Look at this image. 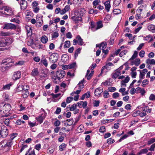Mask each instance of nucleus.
<instances>
[{"instance_id":"obj_27","label":"nucleus","mask_w":155,"mask_h":155,"mask_svg":"<svg viewBox=\"0 0 155 155\" xmlns=\"http://www.w3.org/2000/svg\"><path fill=\"white\" fill-rule=\"evenodd\" d=\"M2 112L3 113V114L2 115V117H7L9 116L10 113H9V111L6 109L3 110Z\"/></svg>"},{"instance_id":"obj_16","label":"nucleus","mask_w":155,"mask_h":155,"mask_svg":"<svg viewBox=\"0 0 155 155\" xmlns=\"http://www.w3.org/2000/svg\"><path fill=\"white\" fill-rule=\"evenodd\" d=\"M120 74L121 72L118 71L116 70L115 73H113L112 74V78L113 79H116Z\"/></svg>"},{"instance_id":"obj_62","label":"nucleus","mask_w":155,"mask_h":155,"mask_svg":"<svg viewBox=\"0 0 155 155\" xmlns=\"http://www.w3.org/2000/svg\"><path fill=\"white\" fill-rule=\"evenodd\" d=\"M116 89L114 87H110L108 88V91L109 92H114L116 91Z\"/></svg>"},{"instance_id":"obj_25","label":"nucleus","mask_w":155,"mask_h":155,"mask_svg":"<svg viewBox=\"0 0 155 155\" xmlns=\"http://www.w3.org/2000/svg\"><path fill=\"white\" fill-rule=\"evenodd\" d=\"M48 40L47 37L45 35L42 36L41 38V41L43 44L46 43Z\"/></svg>"},{"instance_id":"obj_57","label":"nucleus","mask_w":155,"mask_h":155,"mask_svg":"<svg viewBox=\"0 0 155 155\" xmlns=\"http://www.w3.org/2000/svg\"><path fill=\"white\" fill-rule=\"evenodd\" d=\"M149 82L148 81L147 79H145L142 82V86L144 87L146 84H148Z\"/></svg>"},{"instance_id":"obj_46","label":"nucleus","mask_w":155,"mask_h":155,"mask_svg":"<svg viewBox=\"0 0 155 155\" xmlns=\"http://www.w3.org/2000/svg\"><path fill=\"white\" fill-rule=\"evenodd\" d=\"M6 144V147H11L13 143L12 142L11 140L7 141V140Z\"/></svg>"},{"instance_id":"obj_23","label":"nucleus","mask_w":155,"mask_h":155,"mask_svg":"<svg viewBox=\"0 0 155 155\" xmlns=\"http://www.w3.org/2000/svg\"><path fill=\"white\" fill-rule=\"evenodd\" d=\"M29 95V92L28 91L23 90L22 91V95L24 98H27Z\"/></svg>"},{"instance_id":"obj_26","label":"nucleus","mask_w":155,"mask_h":155,"mask_svg":"<svg viewBox=\"0 0 155 155\" xmlns=\"http://www.w3.org/2000/svg\"><path fill=\"white\" fill-rule=\"evenodd\" d=\"M101 1L100 0H95L93 2L92 4L93 7L95 8H97V6L98 5H99Z\"/></svg>"},{"instance_id":"obj_44","label":"nucleus","mask_w":155,"mask_h":155,"mask_svg":"<svg viewBox=\"0 0 155 155\" xmlns=\"http://www.w3.org/2000/svg\"><path fill=\"white\" fill-rule=\"evenodd\" d=\"M115 37H111L109 41L108 44L109 45H111L114 43Z\"/></svg>"},{"instance_id":"obj_35","label":"nucleus","mask_w":155,"mask_h":155,"mask_svg":"<svg viewBox=\"0 0 155 155\" xmlns=\"http://www.w3.org/2000/svg\"><path fill=\"white\" fill-rule=\"evenodd\" d=\"M39 18H40L41 19V21H39L38 19L37 20V22L36 23V26L38 27H40L42 22V20L41 19L42 18V17L41 18L40 17H39ZM38 18H37V19Z\"/></svg>"},{"instance_id":"obj_38","label":"nucleus","mask_w":155,"mask_h":155,"mask_svg":"<svg viewBox=\"0 0 155 155\" xmlns=\"http://www.w3.org/2000/svg\"><path fill=\"white\" fill-rule=\"evenodd\" d=\"M1 35L2 36H8L11 35V33L8 32H4L2 31L0 33Z\"/></svg>"},{"instance_id":"obj_63","label":"nucleus","mask_w":155,"mask_h":155,"mask_svg":"<svg viewBox=\"0 0 155 155\" xmlns=\"http://www.w3.org/2000/svg\"><path fill=\"white\" fill-rule=\"evenodd\" d=\"M154 149H155V143L152 144L150 147V148L149 149V150L151 151H153Z\"/></svg>"},{"instance_id":"obj_36","label":"nucleus","mask_w":155,"mask_h":155,"mask_svg":"<svg viewBox=\"0 0 155 155\" xmlns=\"http://www.w3.org/2000/svg\"><path fill=\"white\" fill-rule=\"evenodd\" d=\"M155 142V138H151L147 141V144L150 145Z\"/></svg>"},{"instance_id":"obj_59","label":"nucleus","mask_w":155,"mask_h":155,"mask_svg":"<svg viewBox=\"0 0 155 155\" xmlns=\"http://www.w3.org/2000/svg\"><path fill=\"white\" fill-rule=\"evenodd\" d=\"M106 131L105 127L104 126L101 127L99 129V131L102 133H104Z\"/></svg>"},{"instance_id":"obj_1","label":"nucleus","mask_w":155,"mask_h":155,"mask_svg":"<svg viewBox=\"0 0 155 155\" xmlns=\"http://www.w3.org/2000/svg\"><path fill=\"white\" fill-rule=\"evenodd\" d=\"M56 76H54L53 79L55 80L58 79L60 80L61 78H63L65 75V73L64 70H60L57 71L56 74Z\"/></svg>"},{"instance_id":"obj_9","label":"nucleus","mask_w":155,"mask_h":155,"mask_svg":"<svg viewBox=\"0 0 155 155\" xmlns=\"http://www.w3.org/2000/svg\"><path fill=\"white\" fill-rule=\"evenodd\" d=\"M140 71L139 78L140 79H143L144 78L145 74L148 71L146 69H144L142 70H139Z\"/></svg>"},{"instance_id":"obj_39","label":"nucleus","mask_w":155,"mask_h":155,"mask_svg":"<svg viewBox=\"0 0 155 155\" xmlns=\"http://www.w3.org/2000/svg\"><path fill=\"white\" fill-rule=\"evenodd\" d=\"M130 79V78L129 77H126L125 79L121 81V85L123 83H128Z\"/></svg>"},{"instance_id":"obj_18","label":"nucleus","mask_w":155,"mask_h":155,"mask_svg":"<svg viewBox=\"0 0 155 155\" xmlns=\"http://www.w3.org/2000/svg\"><path fill=\"white\" fill-rule=\"evenodd\" d=\"M72 18L76 23H78V21H81L82 20L81 17L79 16H74L72 17Z\"/></svg>"},{"instance_id":"obj_51","label":"nucleus","mask_w":155,"mask_h":155,"mask_svg":"<svg viewBox=\"0 0 155 155\" xmlns=\"http://www.w3.org/2000/svg\"><path fill=\"white\" fill-rule=\"evenodd\" d=\"M11 85L12 84H6L3 86V88L4 89L9 90L10 89V87Z\"/></svg>"},{"instance_id":"obj_21","label":"nucleus","mask_w":155,"mask_h":155,"mask_svg":"<svg viewBox=\"0 0 155 155\" xmlns=\"http://www.w3.org/2000/svg\"><path fill=\"white\" fill-rule=\"evenodd\" d=\"M5 39L4 38H0V47H4L6 46Z\"/></svg>"},{"instance_id":"obj_56","label":"nucleus","mask_w":155,"mask_h":155,"mask_svg":"<svg viewBox=\"0 0 155 155\" xmlns=\"http://www.w3.org/2000/svg\"><path fill=\"white\" fill-rule=\"evenodd\" d=\"M73 99V98L72 97H68L66 99V102L67 103H69L72 101Z\"/></svg>"},{"instance_id":"obj_17","label":"nucleus","mask_w":155,"mask_h":155,"mask_svg":"<svg viewBox=\"0 0 155 155\" xmlns=\"http://www.w3.org/2000/svg\"><path fill=\"white\" fill-rule=\"evenodd\" d=\"M76 39L77 40L78 44L80 45H82L84 42L83 41V39L81 38V37L78 35L76 37Z\"/></svg>"},{"instance_id":"obj_58","label":"nucleus","mask_w":155,"mask_h":155,"mask_svg":"<svg viewBox=\"0 0 155 155\" xmlns=\"http://www.w3.org/2000/svg\"><path fill=\"white\" fill-rule=\"evenodd\" d=\"M130 74L131 75V77L133 78H136L137 75V73L136 72H131Z\"/></svg>"},{"instance_id":"obj_29","label":"nucleus","mask_w":155,"mask_h":155,"mask_svg":"<svg viewBox=\"0 0 155 155\" xmlns=\"http://www.w3.org/2000/svg\"><path fill=\"white\" fill-rule=\"evenodd\" d=\"M103 26V25L101 21H99L97 22L96 25L97 30L102 28Z\"/></svg>"},{"instance_id":"obj_37","label":"nucleus","mask_w":155,"mask_h":155,"mask_svg":"<svg viewBox=\"0 0 155 155\" xmlns=\"http://www.w3.org/2000/svg\"><path fill=\"white\" fill-rule=\"evenodd\" d=\"M24 85H20L18 86L17 89V90L18 92L20 91H22L24 90Z\"/></svg>"},{"instance_id":"obj_4","label":"nucleus","mask_w":155,"mask_h":155,"mask_svg":"<svg viewBox=\"0 0 155 155\" xmlns=\"http://www.w3.org/2000/svg\"><path fill=\"white\" fill-rule=\"evenodd\" d=\"M16 28V26L12 23H7L5 24V26L3 28L4 29H15Z\"/></svg>"},{"instance_id":"obj_15","label":"nucleus","mask_w":155,"mask_h":155,"mask_svg":"<svg viewBox=\"0 0 155 155\" xmlns=\"http://www.w3.org/2000/svg\"><path fill=\"white\" fill-rule=\"evenodd\" d=\"M104 5L105 6V9L107 12H109L110 9V2L108 1H106L105 2Z\"/></svg>"},{"instance_id":"obj_8","label":"nucleus","mask_w":155,"mask_h":155,"mask_svg":"<svg viewBox=\"0 0 155 155\" xmlns=\"http://www.w3.org/2000/svg\"><path fill=\"white\" fill-rule=\"evenodd\" d=\"M20 5L21 10H25L27 7V2L25 0H20Z\"/></svg>"},{"instance_id":"obj_40","label":"nucleus","mask_w":155,"mask_h":155,"mask_svg":"<svg viewBox=\"0 0 155 155\" xmlns=\"http://www.w3.org/2000/svg\"><path fill=\"white\" fill-rule=\"evenodd\" d=\"M134 64L137 66H138L140 63V60L139 58H137L134 62Z\"/></svg>"},{"instance_id":"obj_11","label":"nucleus","mask_w":155,"mask_h":155,"mask_svg":"<svg viewBox=\"0 0 155 155\" xmlns=\"http://www.w3.org/2000/svg\"><path fill=\"white\" fill-rule=\"evenodd\" d=\"M11 9L9 7L3 6L1 8H0V12L5 14H6L5 12H9Z\"/></svg>"},{"instance_id":"obj_22","label":"nucleus","mask_w":155,"mask_h":155,"mask_svg":"<svg viewBox=\"0 0 155 155\" xmlns=\"http://www.w3.org/2000/svg\"><path fill=\"white\" fill-rule=\"evenodd\" d=\"M39 72L38 68L34 69L32 71L31 74L33 76H35L39 75Z\"/></svg>"},{"instance_id":"obj_10","label":"nucleus","mask_w":155,"mask_h":155,"mask_svg":"<svg viewBox=\"0 0 155 155\" xmlns=\"http://www.w3.org/2000/svg\"><path fill=\"white\" fill-rule=\"evenodd\" d=\"M46 113H45L43 116H42V114L38 117H36V119L37 120V121L41 124L43 122L44 120L46 117Z\"/></svg>"},{"instance_id":"obj_53","label":"nucleus","mask_w":155,"mask_h":155,"mask_svg":"<svg viewBox=\"0 0 155 155\" xmlns=\"http://www.w3.org/2000/svg\"><path fill=\"white\" fill-rule=\"evenodd\" d=\"M7 140H4L3 141H2L0 142V143L1 145H2V146H1L2 147H6V143Z\"/></svg>"},{"instance_id":"obj_31","label":"nucleus","mask_w":155,"mask_h":155,"mask_svg":"<svg viewBox=\"0 0 155 155\" xmlns=\"http://www.w3.org/2000/svg\"><path fill=\"white\" fill-rule=\"evenodd\" d=\"M41 62L42 63L45 67H47L48 65V61L47 60L45 59L44 58L41 59Z\"/></svg>"},{"instance_id":"obj_7","label":"nucleus","mask_w":155,"mask_h":155,"mask_svg":"<svg viewBox=\"0 0 155 155\" xmlns=\"http://www.w3.org/2000/svg\"><path fill=\"white\" fill-rule=\"evenodd\" d=\"M21 73L20 71H18L14 72L12 76V78L14 80L19 79L21 77Z\"/></svg>"},{"instance_id":"obj_43","label":"nucleus","mask_w":155,"mask_h":155,"mask_svg":"<svg viewBox=\"0 0 155 155\" xmlns=\"http://www.w3.org/2000/svg\"><path fill=\"white\" fill-rule=\"evenodd\" d=\"M138 52L137 51H135L134 54L133 55L131 58H130V60H132L135 59L137 56Z\"/></svg>"},{"instance_id":"obj_45","label":"nucleus","mask_w":155,"mask_h":155,"mask_svg":"<svg viewBox=\"0 0 155 155\" xmlns=\"http://www.w3.org/2000/svg\"><path fill=\"white\" fill-rule=\"evenodd\" d=\"M28 124L31 127H32L37 125L36 122L32 123L31 121H28Z\"/></svg>"},{"instance_id":"obj_47","label":"nucleus","mask_w":155,"mask_h":155,"mask_svg":"<svg viewBox=\"0 0 155 155\" xmlns=\"http://www.w3.org/2000/svg\"><path fill=\"white\" fill-rule=\"evenodd\" d=\"M17 134L16 133H14L10 135V140H13L14 138L17 136Z\"/></svg>"},{"instance_id":"obj_32","label":"nucleus","mask_w":155,"mask_h":155,"mask_svg":"<svg viewBox=\"0 0 155 155\" xmlns=\"http://www.w3.org/2000/svg\"><path fill=\"white\" fill-rule=\"evenodd\" d=\"M70 46V42L69 41H66L64 43V48H68Z\"/></svg>"},{"instance_id":"obj_50","label":"nucleus","mask_w":155,"mask_h":155,"mask_svg":"<svg viewBox=\"0 0 155 155\" xmlns=\"http://www.w3.org/2000/svg\"><path fill=\"white\" fill-rule=\"evenodd\" d=\"M114 142V140L111 138H109L107 140V143L108 144L113 143Z\"/></svg>"},{"instance_id":"obj_60","label":"nucleus","mask_w":155,"mask_h":155,"mask_svg":"<svg viewBox=\"0 0 155 155\" xmlns=\"http://www.w3.org/2000/svg\"><path fill=\"white\" fill-rule=\"evenodd\" d=\"M149 38H150V39L149 40V41H151V40L152 39L151 35H148L145 37L144 40L145 41H148L149 40Z\"/></svg>"},{"instance_id":"obj_55","label":"nucleus","mask_w":155,"mask_h":155,"mask_svg":"<svg viewBox=\"0 0 155 155\" xmlns=\"http://www.w3.org/2000/svg\"><path fill=\"white\" fill-rule=\"evenodd\" d=\"M119 96V94L117 92H115L113 93L112 97L114 99H116Z\"/></svg>"},{"instance_id":"obj_52","label":"nucleus","mask_w":155,"mask_h":155,"mask_svg":"<svg viewBox=\"0 0 155 155\" xmlns=\"http://www.w3.org/2000/svg\"><path fill=\"white\" fill-rule=\"evenodd\" d=\"M59 36V34L57 32H55L52 34V38H56L58 37Z\"/></svg>"},{"instance_id":"obj_20","label":"nucleus","mask_w":155,"mask_h":155,"mask_svg":"<svg viewBox=\"0 0 155 155\" xmlns=\"http://www.w3.org/2000/svg\"><path fill=\"white\" fill-rule=\"evenodd\" d=\"M3 110L6 109L8 111H9L11 109V106L9 104H5L3 103Z\"/></svg>"},{"instance_id":"obj_30","label":"nucleus","mask_w":155,"mask_h":155,"mask_svg":"<svg viewBox=\"0 0 155 155\" xmlns=\"http://www.w3.org/2000/svg\"><path fill=\"white\" fill-rule=\"evenodd\" d=\"M140 112L139 113V115L141 117H143L146 115V112L144 110V107L143 108V110L142 111L139 110Z\"/></svg>"},{"instance_id":"obj_2","label":"nucleus","mask_w":155,"mask_h":155,"mask_svg":"<svg viewBox=\"0 0 155 155\" xmlns=\"http://www.w3.org/2000/svg\"><path fill=\"white\" fill-rule=\"evenodd\" d=\"M58 54L56 53H54L51 54L49 57V61L52 63L56 62L58 59Z\"/></svg>"},{"instance_id":"obj_3","label":"nucleus","mask_w":155,"mask_h":155,"mask_svg":"<svg viewBox=\"0 0 155 155\" xmlns=\"http://www.w3.org/2000/svg\"><path fill=\"white\" fill-rule=\"evenodd\" d=\"M8 134V131L7 127L5 126H3L1 128L0 134L2 137L5 138L6 137Z\"/></svg>"},{"instance_id":"obj_28","label":"nucleus","mask_w":155,"mask_h":155,"mask_svg":"<svg viewBox=\"0 0 155 155\" xmlns=\"http://www.w3.org/2000/svg\"><path fill=\"white\" fill-rule=\"evenodd\" d=\"M5 17H8L9 16H12L14 15L13 12L11 9L9 12H7L5 14Z\"/></svg>"},{"instance_id":"obj_14","label":"nucleus","mask_w":155,"mask_h":155,"mask_svg":"<svg viewBox=\"0 0 155 155\" xmlns=\"http://www.w3.org/2000/svg\"><path fill=\"white\" fill-rule=\"evenodd\" d=\"M147 28L149 31L152 32L153 33H155V25L150 24L147 27Z\"/></svg>"},{"instance_id":"obj_41","label":"nucleus","mask_w":155,"mask_h":155,"mask_svg":"<svg viewBox=\"0 0 155 155\" xmlns=\"http://www.w3.org/2000/svg\"><path fill=\"white\" fill-rule=\"evenodd\" d=\"M144 107V110L146 112L150 113L152 109L151 108H149V107L148 106H146Z\"/></svg>"},{"instance_id":"obj_19","label":"nucleus","mask_w":155,"mask_h":155,"mask_svg":"<svg viewBox=\"0 0 155 155\" xmlns=\"http://www.w3.org/2000/svg\"><path fill=\"white\" fill-rule=\"evenodd\" d=\"M4 38L6 40V43L5 44H6V46L9 45L10 44H11L13 41V39L12 38L9 37H5Z\"/></svg>"},{"instance_id":"obj_13","label":"nucleus","mask_w":155,"mask_h":155,"mask_svg":"<svg viewBox=\"0 0 155 155\" xmlns=\"http://www.w3.org/2000/svg\"><path fill=\"white\" fill-rule=\"evenodd\" d=\"M90 23V28L91 30L93 31H94L97 30L96 25L95 24V23L93 21H91Z\"/></svg>"},{"instance_id":"obj_49","label":"nucleus","mask_w":155,"mask_h":155,"mask_svg":"<svg viewBox=\"0 0 155 155\" xmlns=\"http://www.w3.org/2000/svg\"><path fill=\"white\" fill-rule=\"evenodd\" d=\"M77 105L75 104H74L71 106L70 108V110L71 111H74L76 109Z\"/></svg>"},{"instance_id":"obj_42","label":"nucleus","mask_w":155,"mask_h":155,"mask_svg":"<svg viewBox=\"0 0 155 155\" xmlns=\"http://www.w3.org/2000/svg\"><path fill=\"white\" fill-rule=\"evenodd\" d=\"M10 21L15 22L17 24H19L20 22V21L17 18H14L10 20Z\"/></svg>"},{"instance_id":"obj_54","label":"nucleus","mask_w":155,"mask_h":155,"mask_svg":"<svg viewBox=\"0 0 155 155\" xmlns=\"http://www.w3.org/2000/svg\"><path fill=\"white\" fill-rule=\"evenodd\" d=\"M120 2V0H115L114 2V5L115 6H118Z\"/></svg>"},{"instance_id":"obj_5","label":"nucleus","mask_w":155,"mask_h":155,"mask_svg":"<svg viewBox=\"0 0 155 155\" xmlns=\"http://www.w3.org/2000/svg\"><path fill=\"white\" fill-rule=\"evenodd\" d=\"M12 67L10 65L1 63V70L2 72H5L8 71Z\"/></svg>"},{"instance_id":"obj_6","label":"nucleus","mask_w":155,"mask_h":155,"mask_svg":"<svg viewBox=\"0 0 155 155\" xmlns=\"http://www.w3.org/2000/svg\"><path fill=\"white\" fill-rule=\"evenodd\" d=\"M4 64H7L12 67L13 65V60L11 58H8L3 60L2 62Z\"/></svg>"},{"instance_id":"obj_48","label":"nucleus","mask_w":155,"mask_h":155,"mask_svg":"<svg viewBox=\"0 0 155 155\" xmlns=\"http://www.w3.org/2000/svg\"><path fill=\"white\" fill-rule=\"evenodd\" d=\"M113 12L116 15H117L121 13L120 10L119 9H114L113 10Z\"/></svg>"},{"instance_id":"obj_34","label":"nucleus","mask_w":155,"mask_h":155,"mask_svg":"<svg viewBox=\"0 0 155 155\" xmlns=\"http://www.w3.org/2000/svg\"><path fill=\"white\" fill-rule=\"evenodd\" d=\"M66 146V145L65 143H63L59 147L60 150L62 151L64 150Z\"/></svg>"},{"instance_id":"obj_64","label":"nucleus","mask_w":155,"mask_h":155,"mask_svg":"<svg viewBox=\"0 0 155 155\" xmlns=\"http://www.w3.org/2000/svg\"><path fill=\"white\" fill-rule=\"evenodd\" d=\"M145 54V51H144L141 50L139 53V55L140 57L143 58L144 57Z\"/></svg>"},{"instance_id":"obj_12","label":"nucleus","mask_w":155,"mask_h":155,"mask_svg":"<svg viewBox=\"0 0 155 155\" xmlns=\"http://www.w3.org/2000/svg\"><path fill=\"white\" fill-rule=\"evenodd\" d=\"M103 89L101 87H98L95 90L94 94L96 96H98L101 94L103 92Z\"/></svg>"},{"instance_id":"obj_61","label":"nucleus","mask_w":155,"mask_h":155,"mask_svg":"<svg viewBox=\"0 0 155 155\" xmlns=\"http://www.w3.org/2000/svg\"><path fill=\"white\" fill-rule=\"evenodd\" d=\"M127 110H130L132 106L130 104H127L124 107Z\"/></svg>"},{"instance_id":"obj_33","label":"nucleus","mask_w":155,"mask_h":155,"mask_svg":"<svg viewBox=\"0 0 155 155\" xmlns=\"http://www.w3.org/2000/svg\"><path fill=\"white\" fill-rule=\"evenodd\" d=\"M107 44L106 42L103 41L101 43V49H104L107 47Z\"/></svg>"},{"instance_id":"obj_24","label":"nucleus","mask_w":155,"mask_h":155,"mask_svg":"<svg viewBox=\"0 0 155 155\" xmlns=\"http://www.w3.org/2000/svg\"><path fill=\"white\" fill-rule=\"evenodd\" d=\"M146 63L147 64H155V60L154 59H147L146 61Z\"/></svg>"}]
</instances>
